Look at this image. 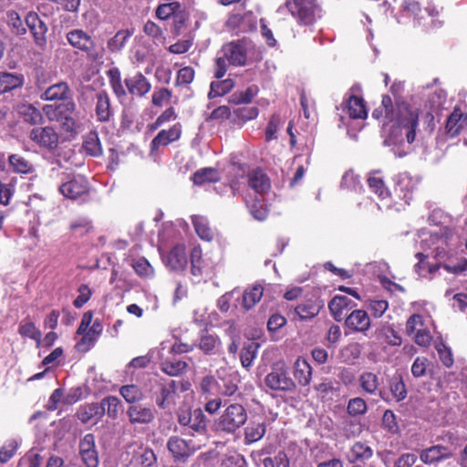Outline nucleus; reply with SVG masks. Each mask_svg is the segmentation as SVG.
Masks as SVG:
<instances>
[{
  "label": "nucleus",
  "mask_w": 467,
  "mask_h": 467,
  "mask_svg": "<svg viewBox=\"0 0 467 467\" xmlns=\"http://www.w3.org/2000/svg\"><path fill=\"white\" fill-rule=\"evenodd\" d=\"M385 144L393 146L392 151L398 157L407 154L410 145L414 141L419 123L418 110L408 103L397 105V117Z\"/></svg>",
  "instance_id": "nucleus-1"
},
{
  "label": "nucleus",
  "mask_w": 467,
  "mask_h": 467,
  "mask_svg": "<svg viewBox=\"0 0 467 467\" xmlns=\"http://www.w3.org/2000/svg\"><path fill=\"white\" fill-rule=\"evenodd\" d=\"M42 110L49 121L57 122L60 129L70 135L78 132L76 104L72 100L65 101L57 106L44 105Z\"/></svg>",
  "instance_id": "nucleus-2"
},
{
  "label": "nucleus",
  "mask_w": 467,
  "mask_h": 467,
  "mask_svg": "<svg viewBox=\"0 0 467 467\" xmlns=\"http://www.w3.org/2000/svg\"><path fill=\"white\" fill-rule=\"evenodd\" d=\"M225 409L215 420L216 431L233 434L247 420V411L240 403L224 404Z\"/></svg>",
  "instance_id": "nucleus-3"
},
{
  "label": "nucleus",
  "mask_w": 467,
  "mask_h": 467,
  "mask_svg": "<svg viewBox=\"0 0 467 467\" xmlns=\"http://www.w3.org/2000/svg\"><path fill=\"white\" fill-rule=\"evenodd\" d=\"M177 420L184 428V433L194 436L204 435L207 431V417L201 409L179 408Z\"/></svg>",
  "instance_id": "nucleus-4"
},
{
  "label": "nucleus",
  "mask_w": 467,
  "mask_h": 467,
  "mask_svg": "<svg viewBox=\"0 0 467 467\" xmlns=\"http://www.w3.org/2000/svg\"><path fill=\"white\" fill-rule=\"evenodd\" d=\"M286 6L300 25H312L321 16V10L316 0H288Z\"/></svg>",
  "instance_id": "nucleus-5"
},
{
  "label": "nucleus",
  "mask_w": 467,
  "mask_h": 467,
  "mask_svg": "<svg viewBox=\"0 0 467 467\" xmlns=\"http://www.w3.org/2000/svg\"><path fill=\"white\" fill-rule=\"evenodd\" d=\"M266 387L275 391L289 392L296 389V383L284 364H276L265 378Z\"/></svg>",
  "instance_id": "nucleus-6"
},
{
  "label": "nucleus",
  "mask_w": 467,
  "mask_h": 467,
  "mask_svg": "<svg viewBox=\"0 0 467 467\" xmlns=\"http://www.w3.org/2000/svg\"><path fill=\"white\" fill-rule=\"evenodd\" d=\"M64 182L59 186L60 193L71 200H77L88 192V182L81 175L65 174L62 178Z\"/></svg>",
  "instance_id": "nucleus-7"
},
{
  "label": "nucleus",
  "mask_w": 467,
  "mask_h": 467,
  "mask_svg": "<svg viewBox=\"0 0 467 467\" xmlns=\"http://www.w3.org/2000/svg\"><path fill=\"white\" fill-rule=\"evenodd\" d=\"M358 384L363 393L370 396H379L382 400L389 402V394L387 389L380 388L379 378L371 371H363L358 379Z\"/></svg>",
  "instance_id": "nucleus-8"
},
{
  "label": "nucleus",
  "mask_w": 467,
  "mask_h": 467,
  "mask_svg": "<svg viewBox=\"0 0 467 467\" xmlns=\"http://www.w3.org/2000/svg\"><path fill=\"white\" fill-rule=\"evenodd\" d=\"M29 138L40 148L49 150H56L59 143V135L51 126L34 128L29 133Z\"/></svg>",
  "instance_id": "nucleus-9"
},
{
  "label": "nucleus",
  "mask_w": 467,
  "mask_h": 467,
  "mask_svg": "<svg viewBox=\"0 0 467 467\" xmlns=\"http://www.w3.org/2000/svg\"><path fill=\"white\" fill-rule=\"evenodd\" d=\"M249 42L246 39L232 41L222 47V53L234 66H244L247 58Z\"/></svg>",
  "instance_id": "nucleus-10"
},
{
  "label": "nucleus",
  "mask_w": 467,
  "mask_h": 467,
  "mask_svg": "<svg viewBox=\"0 0 467 467\" xmlns=\"http://www.w3.org/2000/svg\"><path fill=\"white\" fill-rule=\"evenodd\" d=\"M93 100L97 120L101 123L109 122L114 116V109L108 91L104 89L96 91Z\"/></svg>",
  "instance_id": "nucleus-11"
},
{
  "label": "nucleus",
  "mask_w": 467,
  "mask_h": 467,
  "mask_svg": "<svg viewBox=\"0 0 467 467\" xmlns=\"http://www.w3.org/2000/svg\"><path fill=\"white\" fill-rule=\"evenodd\" d=\"M78 450L81 461L86 467L99 466V452L96 448L95 437L93 434L88 433L80 440Z\"/></svg>",
  "instance_id": "nucleus-12"
},
{
  "label": "nucleus",
  "mask_w": 467,
  "mask_h": 467,
  "mask_svg": "<svg viewBox=\"0 0 467 467\" xmlns=\"http://www.w3.org/2000/svg\"><path fill=\"white\" fill-rule=\"evenodd\" d=\"M126 414L132 425H149L155 420L154 408L140 403L130 405L127 409Z\"/></svg>",
  "instance_id": "nucleus-13"
},
{
  "label": "nucleus",
  "mask_w": 467,
  "mask_h": 467,
  "mask_svg": "<svg viewBox=\"0 0 467 467\" xmlns=\"http://www.w3.org/2000/svg\"><path fill=\"white\" fill-rule=\"evenodd\" d=\"M225 26L228 29L239 32H249L256 28V17L252 12H245L244 14L232 13Z\"/></svg>",
  "instance_id": "nucleus-14"
},
{
  "label": "nucleus",
  "mask_w": 467,
  "mask_h": 467,
  "mask_svg": "<svg viewBox=\"0 0 467 467\" xmlns=\"http://www.w3.org/2000/svg\"><path fill=\"white\" fill-rule=\"evenodd\" d=\"M453 450L450 447L437 444L426 449H422L419 452L420 460L427 465L436 464L442 461L451 458Z\"/></svg>",
  "instance_id": "nucleus-15"
},
{
  "label": "nucleus",
  "mask_w": 467,
  "mask_h": 467,
  "mask_svg": "<svg viewBox=\"0 0 467 467\" xmlns=\"http://www.w3.org/2000/svg\"><path fill=\"white\" fill-rule=\"evenodd\" d=\"M167 448L177 461L189 458L198 449L192 441H187L178 436H171L168 440Z\"/></svg>",
  "instance_id": "nucleus-16"
},
{
  "label": "nucleus",
  "mask_w": 467,
  "mask_h": 467,
  "mask_svg": "<svg viewBox=\"0 0 467 467\" xmlns=\"http://www.w3.org/2000/svg\"><path fill=\"white\" fill-rule=\"evenodd\" d=\"M360 91L359 85H354L350 88V94H347V109L351 119H365L368 115L364 100L357 93Z\"/></svg>",
  "instance_id": "nucleus-17"
},
{
  "label": "nucleus",
  "mask_w": 467,
  "mask_h": 467,
  "mask_svg": "<svg viewBox=\"0 0 467 467\" xmlns=\"http://www.w3.org/2000/svg\"><path fill=\"white\" fill-rule=\"evenodd\" d=\"M26 24L34 36L36 45L40 47H45L47 44L46 34L47 31V26L39 18L38 15L35 12L28 13L26 17Z\"/></svg>",
  "instance_id": "nucleus-18"
},
{
  "label": "nucleus",
  "mask_w": 467,
  "mask_h": 467,
  "mask_svg": "<svg viewBox=\"0 0 467 467\" xmlns=\"http://www.w3.org/2000/svg\"><path fill=\"white\" fill-rule=\"evenodd\" d=\"M395 192H399L400 196L405 200L406 202L411 199V193L417 188L419 180L412 177L409 172H400L395 179Z\"/></svg>",
  "instance_id": "nucleus-19"
},
{
  "label": "nucleus",
  "mask_w": 467,
  "mask_h": 467,
  "mask_svg": "<svg viewBox=\"0 0 467 467\" xmlns=\"http://www.w3.org/2000/svg\"><path fill=\"white\" fill-rule=\"evenodd\" d=\"M370 318L362 309L353 310L345 319V326L352 332L365 334L370 327Z\"/></svg>",
  "instance_id": "nucleus-20"
},
{
  "label": "nucleus",
  "mask_w": 467,
  "mask_h": 467,
  "mask_svg": "<svg viewBox=\"0 0 467 467\" xmlns=\"http://www.w3.org/2000/svg\"><path fill=\"white\" fill-rule=\"evenodd\" d=\"M219 381L217 386L222 395L232 396L238 389L239 377L237 372L230 371L227 368H221L217 371Z\"/></svg>",
  "instance_id": "nucleus-21"
},
{
  "label": "nucleus",
  "mask_w": 467,
  "mask_h": 467,
  "mask_svg": "<svg viewBox=\"0 0 467 467\" xmlns=\"http://www.w3.org/2000/svg\"><path fill=\"white\" fill-rule=\"evenodd\" d=\"M373 456V450L367 443L356 441L347 452L346 458L349 463L365 462Z\"/></svg>",
  "instance_id": "nucleus-22"
},
{
  "label": "nucleus",
  "mask_w": 467,
  "mask_h": 467,
  "mask_svg": "<svg viewBox=\"0 0 467 467\" xmlns=\"http://www.w3.org/2000/svg\"><path fill=\"white\" fill-rule=\"evenodd\" d=\"M167 265L175 271H182L188 264L186 247L183 244L175 245L168 254Z\"/></svg>",
  "instance_id": "nucleus-23"
},
{
  "label": "nucleus",
  "mask_w": 467,
  "mask_h": 467,
  "mask_svg": "<svg viewBox=\"0 0 467 467\" xmlns=\"http://www.w3.org/2000/svg\"><path fill=\"white\" fill-rule=\"evenodd\" d=\"M125 84L131 95L142 97L147 94L151 88L150 83L141 74L137 73L133 77L125 79Z\"/></svg>",
  "instance_id": "nucleus-24"
},
{
  "label": "nucleus",
  "mask_w": 467,
  "mask_h": 467,
  "mask_svg": "<svg viewBox=\"0 0 467 467\" xmlns=\"http://www.w3.org/2000/svg\"><path fill=\"white\" fill-rule=\"evenodd\" d=\"M18 113L23 119L31 125H39L44 123V112L34 104L23 103L18 107Z\"/></svg>",
  "instance_id": "nucleus-25"
},
{
  "label": "nucleus",
  "mask_w": 467,
  "mask_h": 467,
  "mask_svg": "<svg viewBox=\"0 0 467 467\" xmlns=\"http://www.w3.org/2000/svg\"><path fill=\"white\" fill-rule=\"evenodd\" d=\"M102 332V325L95 321L92 326L84 334L82 338L77 343L76 348L78 351L87 352L97 341Z\"/></svg>",
  "instance_id": "nucleus-26"
},
{
  "label": "nucleus",
  "mask_w": 467,
  "mask_h": 467,
  "mask_svg": "<svg viewBox=\"0 0 467 467\" xmlns=\"http://www.w3.org/2000/svg\"><path fill=\"white\" fill-rule=\"evenodd\" d=\"M68 43L75 48L88 51L93 47L91 37L83 30L74 29L67 34Z\"/></svg>",
  "instance_id": "nucleus-27"
},
{
  "label": "nucleus",
  "mask_w": 467,
  "mask_h": 467,
  "mask_svg": "<svg viewBox=\"0 0 467 467\" xmlns=\"http://www.w3.org/2000/svg\"><path fill=\"white\" fill-rule=\"evenodd\" d=\"M192 223L197 235L203 241L211 242L215 236V231L211 228L209 221L202 215H192Z\"/></svg>",
  "instance_id": "nucleus-28"
},
{
  "label": "nucleus",
  "mask_w": 467,
  "mask_h": 467,
  "mask_svg": "<svg viewBox=\"0 0 467 467\" xmlns=\"http://www.w3.org/2000/svg\"><path fill=\"white\" fill-rule=\"evenodd\" d=\"M77 416L82 423H88L93 419L100 420L104 416V409L99 402L86 404L78 409Z\"/></svg>",
  "instance_id": "nucleus-29"
},
{
  "label": "nucleus",
  "mask_w": 467,
  "mask_h": 467,
  "mask_svg": "<svg viewBox=\"0 0 467 467\" xmlns=\"http://www.w3.org/2000/svg\"><path fill=\"white\" fill-rule=\"evenodd\" d=\"M249 186L260 196L270 189V182L261 170L253 171L249 174Z\"/></svg>",
  "instance_id": "nucleus-30"
},
{
  "label": "nucleus",
  "mask_w": 467,
  "mask_h": 467,
  "mask_svg": "<svg viewBox=\"0 0 467 467\" xmlns=\"http://www.w3.org/2000/svg\"><path fill=\"white\" fill-rule=\"evenodd\" d=\"M389 402L394 400L400 402L407 397V388L401 375L398 374L392 377L389 383Z\"/></svg>",
  "instance_id": "nucleus-31"
},
{
  "label": "nucleus",
  "mask_w": 467,
  "mask_h": 467,
  "mask_svg": "<svg viewBox=\"0 0 467 467\" xmlns=\"http://www.w3.org/2000/svg\"><path fill=\"white\" fill-rule=\"evenodd\" d=\"M351 300L346 296H335L328 303V308L337 321H341L348 309Z\"/></svg>",
  "instance_id": "nucleus-32"
},
{
  "label": "nucleus",
  "mask_w": 467,
  "mask_h": 467,
  "mask_svg": "<svg viewBox=\"0 0 467 467\" xmlns=\"http://www.w3.org/2000/svg\"><path fill=\"white\" fill-rule=\"evenodd\" d=\"M294 376L302 386H307L310 383L312 368L306 359H296L294 364Z\"/></svg>",
  "instance_id": "nucleus-33"
},
{
  "label": "nucleus",
  "mask_w": 467,
  "mask_h": 467,
  "mask_svg": "<svg viewBox=\"0 0 467 467\" xmlns=\"http://www.w3.org/2000/svg\"><path fill=\"white\" fill-rule=\"evenodd\" d=\"M69 91L68 86L66 82H59L50 86L41 95L40 99L43 100H61L66 99Z\"/></svg>",
  "instance_id": "nucleus-34"
},
{
  "label": "nucleus",
  "mask_w": 467,
  "mask_h": 467,
  "mask_svg": "<svg viewBox=\"0 0 467 467\" xmlns=\"http://www.w3.org/2000/svg\"><path fill=\"white\" fill-rule=\"evenodd\" d=\"M181 130L177 126H173L169 130H161L157 136L152 140V148H158L160 146H166L169 143L175 141L180 138Z\"/></svg>",
  "instance_id": "nucleus-35"
},
{
  "label": "nucleus",
  "mask_w": 467,
  "mask_h": 467,
  "mask_svg": "<svg viewBox=\"0 0 467 467\" xmlns=\"http://www.w3.org/2000/svg\"><path fill=\"white\" fill-rule=\"evenodd\" d=\"M23 75L6 72L0 73V93H5L19 88L23 85Z\"/></svg>",
  "instance_id": "nucleus-36"
},
{
  "label": "nucleus",
  "mask_w": 467,
  "mask_h": 467,
  "mask_svg": "<svg viewBox=\"0 0 467 467\" xmlns=\"http://www.w3.org/2000/svg\"><path fill=\"white\" fill-rule=\"evenodd\" d=\"M265 433L264 422L251 421L244 429V442L251 444L260 441Z\"/></svg>",
  "instance_id": "nucleus-37"
},
{
  "label": "nucleus",
  "mask_w": 467,
  "mask_h": 467,
  "mask_svg": "<svg viewBox=\"0 0 467 467\" xmlns=\"http://www.w3.org/2000/svg\"><path fill=\"white\" fill-rule=\"evenodd\" d=\"M467 117H463V114L458 109H454L447 119L446 130L448 134L451 137L458 135Z\"/></svg>",
  "instance_id": "nucleus-38"
},
{
  "label": "nucleus",
  "mask_w": 467,
  "mask_h": 467,
  "mask_svg": "<svg viewBox=\"0 0 467 467\" xmlns=\"http://www.w3.org/2000/svg\"><path fill=\"white\" fill-rule=\"evenodd\" d=\"M263 292L264 289L261 285H254L251 288L246 289L243 294V307L249 310L254 306V305L262 298Z\"/></svg>",
  "instance_id": "nucleus-39"
},
{
  "label": "nucleus",
  "mask_w": 467,
  "mask_h": 467,
  "mask_svg": "<svg viewBox=\"0 0 467 467\" xmlns=\"http://www.w3.org/2000/svg\"><path fill=\"white\" fill-rule=\"evenodd\" d=\"M220 180V173L214 168H202L195 171L192 175L194 184L202 185L206 182H215Z\"/></svg>",
  "instance_id": "nucleus-40"
},
{
  "label": "nucleus",
  "mask_w": 467,
  "mask_h": 467,
  "mask_svg": "<svg viewBox=\"0 0 467 467\" xmlns=\"http://www.w3.org/2000/svg\"><path fill=\"white\" fill-rule=\"evenodd\" d=\"M379 171L369 173L368 178V187L374 192L382 201L389 197V192L386 188L383 180L378 176Z\"/></svg>",
  "instance_id": "nucleus-41"
},
{
  "label": "nucleus",
  "mask_w": 467,
  "mask_h": 467,
  "mask_svg": "<svg viewBox=\"0 0 467 467\" xmlns=\"http://www.w3.org/2000/svg\"><path fill=\"white\" fill-rule=\"evenodd\" d=\"M258 91V87L256 85H252L244 91H236L233 93L229 98V102L235 105L250 103L257 95Z\"/></svg>",
  "instance_id": "nucleus-42"
},
{
  "label": "nucleus",
  "mask_w": 467,
  "mask_h": 467,
  "mask_svg": "<svg viewBox=\"0 0 467 467\" xmlns=\"http://www.w3.org/2000/svg\"><path fill=\"white\" fill-rule=\"evenodd\" d=\"M234 87V81L232 78H227L221 81H213L210 85V91L208 94L209 99L216 97H223L230 92Z\"/></svg>",
  "instance_id": "nucleus-43"
},
{
  "label": "nucleus",
  "mask_w": 467,
  "mask_h": 467,
  "mask_svg": "<svg viewBox=\"0 0 467 467\" xmlns=\"http://www.w3.org/2000/svg\"><path fill=\"white\" fill-rule=\"evenodd\" d=\"M245 202L247 207L250 211V213L253 217L258 221H263L267 216V209L264 203V200L262 197L255 198L254 201L249 200L247 197L245 198Z\"/></svg>",
  "instance_id": "nucleus-44"
},
{
  "label": "nucleus",
  "mask_w": 467,
  "mask_h": 467,
  "mask_svg": "<svg viewBox=\"0 0 467 467\" xmlns=\"http://www.w3.org/2000/svg\"><path fill=\"white\" fill-rule=\"evenodd\" d=\"M260 345L256 342H250L249 344L245 345L242 350H241V354H240V359H241V363H242V366L245 368H249L254 358H256L257 356V351H258V348H259Z\"/></svg>",
  "instance_id": "nucleus-45"
},
{
  "label": "nucleus",
  "mask_w": 467,
  "mask_h": 467,
  "mask_svg": "<svg viewBox=\"0 0 467 467\" xmlns=\"http://www.w3.org/2000/svg\"><path fill=\"white\" fill-rule=\"evenodd\" d=\"M120 400L115 396H108L105 397L100 402V406L104 409V414L107 415L110 419H117L119 412Z\"/></svg>",
  "instance_id": "nucleus-46"
},
{
  "label": "nucleus",
  "mask_w": 467,
  "mask_h": 467,
  "mask_svg": "<svg viewBox=\"0 0 467 467\" xmlns=\"http://www.w3.org/2000/svg\"><path fill=\"white\" fill-rule=\"evenodd\" d=\"M119 394L128 403L135 404L143 399L142 390L136 385H125L119 389Z\"/></svg>",
  "instance_id": "nucleus-47"
},
{
  "label": "nucleus",
  "mask_w": 467,
  "mask_h": 467,
  "mask_svg": "<svg viewBox=\"0 0 467 467\" xmlns=\"http://www.w3.org/2000/svg\"><path fill=\"white\" fill-rule=\"evenodd\" d=\"M9 163L17 173H31L34 171L32 163L19 154H12L9 157Z\"/></svg>",
  "instance_id": "nucleus-48"
},
{
  "label": "nucleus",
  "mask_w": 467,
  "mask_h": 467,
  "mask_svg": "<svg viewBox=\"0 0 467 467\" xmlns=\"http://www.w3.org/2000/svg\"><path fill=\"white\" fill-rule=\"evenodd\" d=\"M315 390L317 392V395L322 399H329L332 400L333 396L338 394V389L335 387L334 383L330 379H324L322 382L314 386Z\"/></svg>",
  "instance_id": "nucleus-49"
},
{
  "label": "nucleus",
  "mask_w": 467,
  "mask_h": 467,
  "mask_svg": "<svg viewBox=\"0 0 467 467\" xmlns=\"http://www.w3.org/2000/svg\"><path fill=\"white\" fill-rule=\"evenodd\" d=\"M132 33L129 30H120L108 41V48L111 52L120 51L126 45Z\"/></svg>",
  "instance_id": "nucleus-50"
},
{
  "label": "nucleus",
  "mask_w": 467,
  "mask_h": 467,
  "mask_svg": "<svg viewBox=\"0 0 467 467\" xmlns=\"http://www.w3.org/2000/svg\"><path fill=\"white\" fill-rule=\"evenodd\" d=\"M176 383L171 380L169 384L163 386L161 389L160 397L157 399V405L161 409H165L167 405L172 401L176 392Z\"/></svg>",
  "instance_id": "nucleus-51"
},
{
  "label": "nucleus",
  "mask_w": 467,
  "mask_h": 467,
  "mask_svg": "<svg viewBox=\"0 0 467 467\" xmlns=\"http://www.w3.org/2000/svg\"><path fill=\"white\" fill-rule=\"evenodd\" d=\"M187 368V363L182 360H165L161 364V370L170 376H178Z\"/></svg>",
  "instance_id": "nucleus-52"
},
{
  "label": "nucleus",
  "mask_w": 467,
  "mask_h": 467,
  "mask_svg": "<svg viewBox=\"0 0 467 467\" xmlns=\"http://www.w3.org/2000/svg\"><path fill=\"white\" fill-rule=\"evenodd\" d=\"M318 307L310 301L298 305L295 312L300 320H307L315 317L318 314Z\"/></svg>",
  "instance_id": "nucleus-53"
},
{
  "label": "nucleus",
  "mask_w": 467,
  "mask_h": 467,
  "mask_svg": "<svg viewBox=\"0 0 467 467\" xmlns=\"http://www.w3.org/2000/svg\"><path fill=\"white\" fill-rule=\"evenodd\" d=\"M220 346L219 338L211 334L201 337L199 347L205 354H214Z\"/></svg>",
  "instance_id": "nucleus-54"
},
{
  "label": "nucleus",
  "mask_w": 467,
  "mask_h": 467,
  "mask_svg": "<svg viewBox=\"0 0 467 467\" xmlns=\"http://www.w3.org/2000/svg\"><path fill=\"white\" fill-rule=\"evenodd\" d=\"M85 151L90 156H99L102 153V148L97 133H90L83 143Z\"/></svg>",
  "instance_id": "nucleus-55"
},
{
  "label": "nucleus",
  "mask_w": 467,
  "mask_h": 467,
  "mask_svg": "<svg viewBox=\"0 0 467 467\" xmlns=\"http://www.w3.org/2000/svg\"><path fill=\"white\" fill-rule=\"evenodd\" d=\"M144 33L156 44H164L165 36L161 28L152 21H147L143 26Z\"/></svg>",
  "instance_id": "nucleus-56"
},
{
  "label": "nucleus",
  "mask_w": 467,
  "mask_h": 467,
  "mask_svg": "<svg viewBox=\"0 0 467 467\" xmlns=\"http://www.w3.org/2000/svg\"><path fill=\"white\" fill-rule=\"evenodd\" d=\"M347 410L350 416L363 415L367 412L368 406L364 399L357 397L348 400Z\"/></svg>",
  "instance_id": "nucleus-57"
},
{
  "label": "nucleus",
  "mask_w": 467,
  "mask_h": 467,
  "mask_svg": "<svg viewBox=\"0 0 467 467\" xmlns=\"http://www.w3.org/2000/svg\"><path fill=\"white\" fill-rule=\"evenodd\" d=\"M8 25L11 26L14 34L17 36H23L26 33V29L24 26L23 21L16 11L7 12Z\"/></svg>",
  "instance_id": "nucleus-58"
},
{
  "label": "nucleus",
  "mask_w": 467,
  "mask_h": 467,
  "mask_svg": "<svg viewBox=\"0 0 467 467\" xmlns=\"http://www.w3.org/2000/svg\"><path fill=\"white\" fill-rule=\"evenodd\" d=\"M134 271L141 277H151L153 276L154 271L150 264L144 257H140L135 260L132 264Z\"/></svg>",
  "instance_id": "nucleus-59"
},
{
  "label": "nucleus",
  "mask_w": 467,
  "mask_h": 467,
  "mask_svg": "<svg viewBox=\"0 0 467 467\" xmlns=\"http://www.w3.org/2000/svg\"><path fill=\"white\" fill-rule=\"evenodd\" d=\"M263 464L265 467H290L289 459L284 451H279L274 457L265 458Z\"/></svg>",
  "instance_id": "nucleus-60"
},
{
  "label": "nucleus",
  "mask_w": 467,
  "mask_h": 467,
  "mask_svg": "<svg viewBox=\"0 0 467 467\" xmlns=\"http://www.w3.org/2000/svg\"><path fill=\"white\" fill-rule=\"evenodd\" d=\"M156 455L151 449L144 448L140 449V451L137 453L136 462L144 467H150L156 462Z\"/></svg>",
  "instance_id": "nucleus-61"
},
{
  "label": "nucleus",
  "mask_w": 467,
  "mask_h": 467,
  "mask_svg": "<svg viewBox=\"0 0 467 467\" xmlns=\"http://www.w3.org/2000/svg\"><path fill=\"white\" fill-rule=\"evenodd\" d=\"M192 273L194 275H201L205 265L202 260V251L199 247H194L191 253Z\"/></svg>",
  "instance_id": "nucleus-62"
},
{
  "label": "nucleus",
  "mask_w": 467,
  "mask_h": 467,
  "mask_svg": "<svg viewBox=\"0 0 467 467\" xmlns=\"http://www.w3.org/2000/svg\"><path fill=\"white\" fill-rule=\"evenodd\" d=\"M19 333L23 337H29L36 341H40L41 332L33 322H26L22 324L19 327Z\"/></svg>",
  "instance_id": "nucleus-63"
},
{
  "label": "nucleus",
  "mask_w": 467,
  "mask_h": 467,
  "mask_svg": "<svg viewBox=\"0 0 467 467\" xmlns=\"http://www.w3.org/2000/svg\"><path fill=\"white\" fill-rule=\"evenodd\" d=\"M17 449V443L14 440H9L0 448V462H7L15 454Z\"/></svg>",
  "instance_id": "nucleus-64"
}]
</instances>
